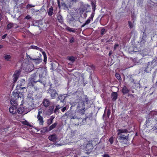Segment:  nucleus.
Instances as JSON below:
<instances>
[{
	"label": "nucleus",
	"instance_id": "nucleus-28",
	"mask_svg": "<svg viewBox=\"0 0 157 157\" xmlns=\"http://www.w3.org/2000/svg\"><path fill=\"white\" fill-rule=\"evenodd\" d=\"M57 125V123H54L53 124L51 125L49 127V131H50L51 130H52L53 128H55Z\"/></svg>",
	"mask_w": 157,
	"mask_h": 157
},
{
	"label": "nucleus",
	"instance_id": "nucleus-46",
	"mask_svg": "<svg viewBox=\"0 0 157 157\" xmlns=\"http://www.w3.org/2000/svg\"><path fill=\"white\" fill-rule=\"evenodd\" d=\"M70 43H73L74 41V39L73 38H72L70 40Z\"/></svg>",
	"mask_w": 157,
	"mask_h": 157
},
{
	"label": "nucleus",
	"instance_id": "nucleus-9",
	"mask_svg": "<svg viewBox=\"0 0 157 157\" xmlns=\"http://www.w3.org/2000/svg\"><path fill=\"white\" fill-rule=\"evenodd\" d=\"M23 94L22 93H18L17 92H13V97L12 98L17 99L19 98V97L21 98V97H23Z\"/></svg>",
	"mask_w": 157,
	"mask_h": 157
},
{
	"label": "nucleus",
	"instance_id": "nucleus-1",
	"mask_svg": "<svg viewBox=\"0 0 157 157\" xmlns=\"http://www.w3.org/2000/svg\"><path fill=\"white\" fill-rule=\"evenodd\" d=\"M118 132L117 135L119 136L120 140H127L128 138V134L127 133L128 132V130L126 129H121L117 130Z\"/></svg>",
	"mask_w": 157,
	"mask_h": 157
},
{
	"label": "nucleus",
	"instance_id": "nucleus-44",
	"mask_svg": "<svg viewBox=\"0 0 157 157\" xmlns=\"http://www.w3.org/2000/svg\"><path fill=\"white\" fill-rule=\"evenodd\" d=\"M30 47L32 49H36L38 47L37 46L33 45V46H31Z\"/></svg>",
	"mask_w": 157,
	"mask_h": 157
},
{
	"label": "nucleus",
	"instance_id": "nucleus-37",
	"mask_svg": "<svg viewBox=\"0 0 157 157\" xmlns=\"http://www.w3.org/2000/svg\"><path fill=\"white\" fill-rule=\"evenodd\" d=\"M43 112L42 109H40L38 111V114L37 116H41V114Z\"/></svg>",
	"mask_w": 157,
	"mask_h": 157
},
{
	"label": "nucleus",
	"instance_id": "nucleus-24",
	"mask_svg": "<svg viewBox=\"0 0 157 157\" xmlns=\"http://www.w3.org/2000/svg\"><path fill=\"white\" fill-rule=\"evenodd\" d=\"M34 62L36 64H38L39 63L41 62L42 61V59H40V58H38L33 59V60Z\"/></svg>",
	"mask_w": 157,
	"mask_h": 157
},
{
	"label": "nucleus",
	"instance_id": "nucleus-27",
	"mask_svg": "<svg viewBox=\"0 0 157 157\" xmlns=\"http://www.w3.org/2000/svg\"><path fill=\"white\" fill-rule=\"evenodd\" d=\"M91 4L92 7V10H93V12L95 11V7H96V2H92L91 3Z\"/></svg>",
	"mask_w": 157,
	"mask_h": 157
},
{
	"label": "nucleus",
	"instance_id": "nucleus-15",
	"mask_svg": "<svg viewBox=\"0 0 157 157\" xmlns=\"http://www.w3.org/2000/svg\"><path fill=\"white\" fill-rule=\"evenodd\" d=\"M17 99H16L14 98H12L10 100V103L11 104L13 105L14 107L16 106L17 105Z\"/></svg>",
	"mask_w": 157,
	"mask_h": 157
},
{
	"label": "nucleus",
	"instance_id": "nucleus-61",
	"mask_svg": "<svg viewBox=\"0 0 157 157\" xmlns=\"http://www.w3.org/2000/svg\"><path fill=\"white\" fill-rule=\"evenodd\" d=\"M67 113H66L63 116H67Z\"/></svg>",
	"mask_w": 157,
	"mask_h": 157
},
{
	"label": "nucleus",
	"instance_id": "nucleus-8",
	"mask_svg": "<svg viewBox=\"0 0 157 157\" xmlns=\"http://www.w3.org/2000/svg\"><path fill=\"white\" fill-rule=\"evenodd\" d=\"M94 15V13L93 12L91 14V16L81 26V27H84L86 25L89 24L90 23L91 21L93 20Z\"/></svg>",
	"mask_w": 157,
	"mask_h": 157
},
{
	"label": "nucleus",
	"instance_id": "nucleus-53",
	"mask_svg": "<svg viewBox=\"0 0 157 157\" xmlns=\"http://www.w3.org/2000/svg\"><path fill=\"white\" fill-rule=\"evenodd\" d=\"M27 57L29 58L31 60H33V59L29 55H27Z\"/></svg>",
	"mask_w": 157,
	"mask_h": 157
},
{
	"label": "nucleus",
	"instance_id": "nucleus-18",
	"mask_svg": "<svg viewBox=\"0 0 157 157\" xmlns=\"http://www.w3.org/2000/svg\"><path fill=\"white\" fill-rule=\"evenodd\" d=\"M111 98L113 101H115L117 98V94L116 92H113L111 94Z\"/></svg>",
	"mask_w": 157,
	"mask_h": 157
},
{
	"label": "nucleus",
	"instance_id": "nucleus-57",
	"mask_svg": "<svg viewBox=\"0 0 157 157\" xmlns=\"http://www.w3.org/2000/svg\"><path fill=\"white\" fill-rule=\"evenodd\" d=\"M52 67L51 68L53 70L55 68H54L53 67V64H52Z\"/></svg>",
	"mask_w": 157,
	"mask_h": 157
},
{
	"label": "nucleus",
	"instance_id": "nucleus-36",
	"mask_svg": "<svg viewBox=\"0 0 157 157\" xmlns=\"http://www.w3.org/2000/svg\"><path fill=\"white\" fill-rule=\"evenodd\" d=\"M5 59L7 60H9L10 58V56L9 55H7L4 56Z\"/></svg>",
	"mask_w": 157,
	"mask_h": 157
},
{
	"label": "nucleus",
	"instance_id": "nucleus-4",
	"mask_svg": "<svg viewBox=\"0 0 157 157\" xmlns=\"http://www.w3.org/2000/svg\"><path fill=\"white\" fill-rule=\"evenodd\" d=\"M38 74H36V72L29 79L28 84L29 86H33L35 83L37 82L39 80V77H38Z\"/></svg>",
	"mask_w": 157,
	"mask_h": 157
},
{
	"label": "nucleus",
	"instance_id": "nucleus-38",
	"mask_svg": "<svg viewBox=\"0 0 157 157\" xmlns=\"http://www.w3.org/2000/svg\"><path fill=\"white\" fill-rule=\"evenodd\" d=\"M114 138L113 136H112L109 139V141L110 142L111 144H112L113 142Z\"/></svg>",
	"mask_w": 157,
	"mask_h": 157
},
{
	"label": "nucleus",
	"instance_id": "nucleus-58",
	"mask_svg": "<svg viewBox=\"0 0 157 157\" xmlns=\"http://www.w3.org/2000/svg\"><path fill=\"white\" fill-rule=\"evenodd\" d=\"M86 16H87V14L86 13H85L84 14V17H86Z\"/></svg>",
	"mask_w": 157,
	"mask_h": 157
},
{
	"label": "nucleus",
	"instance_id": "nucleus-59",
	"mask_svg": "<svg viewBox=\"0 0 157 157\" xmlns=\"http://www.w3.org/2000/svg\"><path fill=\"white\" fill-rule=\"evenodd\" d=\"M51 110H53L54 109V107L53 106H52L51 107Z\"/></svg>",
	"mask_w": 157,
	"mask_h": 157
},
{
	"label": "nucleus",
	"instance_id": "nucleus-60",
	"mask_svg": "<svg viewBox=\"0 0 157 157\" xmlns=\"http://www.w3.org/2000/svg\"><path fill=\"white\" fill-rule=\"evenodd\" d=\"M2 47H3L2 45H0V49Z\"/></svg>",
	"mask_w": 157,
	"mask_h": 157
},
{
	"label": "nucleus",
	"instance_id": "nucleus-45",
	"mask_svg": "<svg viewBox=\"0 0 157 157\" xmlns=\"http://www.w3.org/2000/svg\"><path fill=\"white\" fill-rule=\"evenodd\" d=\"M110 113H111V111L109 109L108 110V111H107V115L108 117H109V115H110Z\"/></svg>",
	"mask_w": 157,
	"mask_h": 157
},
{
	"label": "nucleus",
	"instance_id": "nucleus-20",
	"mask_svg": "<svg viewBox=\"0 0 157 157\" xmlns=\"http://www.w3.org/2000/svg\"><path fill=\"white\" fill-rule=\"evenodd\" d=\"M53 12V9L52 6L50 7L47 11L48 14L49 16H51L52 15Z\"/></svg>",
	"mask_w": 157,
	"mask_h": 157
},
{
	"label": "nucleus",
	"instance_id": "nucleus-31",
	"mask_svg": "<svg viewBox=\"0 0 157 157\" xmlns=\"http://www.w3.org/2000/svg\"><path fill=\"white\" fill-rule=\"evenodd\" d=\"M22 123L25 125H26L28 126H30L29 123L26 120H25L22 121Z\"/></svg>",
	"mask_w": 157,
	"mask_h": 157
},
{
	"label": "nucleus",
	"instance_id": "nucleus-42",
	"mask_svg": "<svg viewBox=\"0 0 157 157\" xmlns=\"http://www.w3.org/2000/svg\"><path fill=\"white\" fill-rule=\"evenodd\" d=\"M133 62L136 63H139V62L138 61H137V59L136 58H135L132 60Z\"/></svg>",
	"mask_w": 157,
	"mask_h": 157
},
{
	"label": "nucleus",
	"instance_id": "nucleus-56",
	"mask_svg": "<svg viewBox=\"0 0 157 157\" xmlns=\"http://www.w3.org/2000/svg\"><path fill=\"white\" fill-rule=\"evenodd\" d=\"M85 100H86V102L87 103H88V101H89V100H88V98H86V99H85Z\"/></svg>",
	"mask_w": 157,
	"mask_h": 157
},
{
	"label": "nucleus",
	"instance_id": "nucleus-64",
	"mask_svg": "<svg viewBox=\"0 0 157 157\" xmlns=\"http://www.w3.org/2000/svg\"><path fill=\"white\" fill-rule=\"evenodd\" d=\"M58 6H59V3H58Z\"/></svg>",
	"mask_w": 157,
	"mask_h": 157
},
{
	"label": "nucleus",
	"instance_id": "nucleus-17",
	"mask_svg": "<svg viewBox=\"0 0 157 157\" xmlns=\"http://www.w3.org/2000/svg\"><path fill=\"white\" fill-rule=\"evenodd\" d=\"M37 118L38 119L39 123L40 125H43L44 122L43 118L41 116H37Z\"/></svg>",
	"mask_w": 157,
	"mask_h": 157
},
{
	"label": "nucleus",
	"instance_id": "nucleus-35",
	"mask_svg": "<svg viewBox=\"0 0 157 157\" xmlns=\"http://www.w3.org/2000/svg\"><path fill=\"white\" fill-rule=\"evenodd\" d=\"M35 6V5H33L32 4H28L26 7V9H29L32 7H34Z\"/></svg>",
	"mask_w": 157,
	"mask_h": 157
},
{
	"label": "nucleus",
	"instance_id": "nucleus-43",
	"mask_svg": "<svg viewBox=\"0 0 157 157\" xmlns=\"http://www.w3.org/2000/svg\"><path fill=\"white\" fill-rule=\"evenodd\" d=\"M67 107H63L61 110V111L63 112H64L67 109Z\"/></svg>",
	"mask_w": 157,
	"mask_h": 157
},
{
	"label": "nucleus",
	"instance_id": "nucleus-22",
	"mask_svg": "<svg viewBox=\"0 0 157 157\" xmlns=\"http://www.w3.org/2000/svg\"><path fill=\"white\" fill-rule=\"evenodd\" d=\"M14 107H10L9 109L10 112L14 114L16 113V110L14 109Z\"/></svg>",
	"mask_w": 157,
	"mask_h": 157
},
{
	"label": "nucleus",
	"instance_id": "nucleus-7",
	"mask_svg": "<svg viewBox=\"0 0 157 157\" xmlns=\"http://www.w3.org/2000/svg\"><path fill=\"white\" fill-rule=\"evenodd\" d=\"M85 109L84 101H82L79 102L77 106V110L82 112L85 111Z\"/></svg>",
	"mask_w": 157,
	"mask_h": 157
},
{
	"label": "nucleus",
	"instance_id": "nucleus-62",
	"mask_svg": "<svg viewBox=\"0 0 157 157\" xmlns=\"http://www.w3.org/2000/svg\"><path fill=\"white\" fill-rule=\"evenodd\" d=\"M56 145H57L58 146L59 145H60H60H60V144H56Z\"/></svg>",
	"mask_w": 157,
	"mask_h": 157
},
{
	"label": "nucleus",
	"instance_id": "nucleus-51",
	"mask_svg": "<svg viewBox=\"0 0 157 157\" xmlns=\"http://www.w3.org/2000/svg\"><path fill=\"white\" fill-rule=\"evenodd\" d=\"M32 86V87L33 88H34L35 90H37L38 89H39V88H38L37 87H36V86H34L33 87V86Z\"/></svg>",
	"mask_w": 157,
	"mask_h": 157
},
{
	"label": "nucleus",
	"instance_id": "nucleus-29",
	"mask_svg": "<svg viewBox=\"0 0 157 157\" xmlns=\"http://www.w3.org/2000/svg\"><path fill=\"white\" fill-rule=\"evenodd\" d=\"M67 59L72 62H74L75 60V58L73 56L68 57H67Z\"/></svg>",
	"mask_w": 157,
	"mask_h": 157
},
{
	"label": "nucleus",
	"instance_id": "nucleus-6",
	"mask_svg": "<svg viewBox=\"0 0 157 157\" xmlns=\"http://www.w3.org/2000/svg\"><path fill=\"white\" fill-rule=\"evenodd\" d=\"M47 73L46 69L44 68H39L36 71V74H38L39 77H44Z\"/></svg>",
	"mask_w": 157,
	"mask_h": 157
},
{
	"label": "nucleus",
	"instance_id": "nucleus-40",
	"mask_svg": "<svg viewBox=\"0 0 157 157\" xmlns=\"http://www.w3.org/2000/svg\"><path fill=\"white\" fill-rule=\"evenodd\" d=\"M115 76L118 80L121 79V77L119 74L117 73L116 74Z\"/></svg>",
	"mask_w": 157,
	"mask_h": 157
},
{
	"label": "nucleus",
	"instance_id": "nucleus-23",
	"mask_svg": "<svg viewBox=\"0 0 157 157\" xmlns=\"http://www.w3.org/2000/svg\"><path fill=\"white\" fill-rule=\"evenodd\" d=\"M129 92V90L125 86L122 89V92L124 94L128 93Z\"/></svg>",
	"mask_w": 157,
	"mask_h": 157
},
{
	"label": "nucleus",
	"instance_id": "nucleus-3",
	"mask_svg": "<svg viewBox=\"0 0 157 157\" xmlns=\"http://www.w3.org/2000/svg\"><path fill=\"white\" fill-rule=\"evenodd\" d=\"M78 13L77 11L71 12L67 16V21L69 24H71L73 22L77 21L76 19L78 17Z\"/></svg>",
	"mask_w": 157,
	"mask_h": 157
},
{
	"label": "nucleus",
	"instance_id": "nucleus-13",
	"mask_svg": "<svg viewBox=\"0 0 157 157\" xmlns=\"http://www.w3.org/2000/svg\"><path fill=\"white\" fill-rule=\"evenodd\" d=\"M49 139L51 141L55 142L57 139V138L55 134L52 135L48 137Z\"/></svg>",
	"mask_w": 157,
	"mask_h": 157
},
{
	"label": "nucleus",
	"instance_id": "nucleus-26",
	"mask_svg": "<svg viewBox=\"0 0 157 157\" xmlns=\"http://www.w3.org/2000/svg\"><path fill=\"white\" fill-rule=\"evenodd\" d=\"M86 150L89 151H91L92 150V146L90 144H87L86 147Z\"/></svg>",
	"mask_w": 157,
	"mask_h": 157
},
{
	"label": "nucleus",
	"instance_id": "nucleus-19",
	"mask_svg": "<svg viewBox=\"0 0 157 157\" xmlns=\"http://www.w3.org/2000/svg\"><path fill=\"white\" fill-rule=\"evenodd\" d=\"M57 19L58 21L62 23L63 22V18L62 16L60 14H58L57 16Z\"/></svg>",
	"mask_w": 157,
	"mask_h": 157
},
{
	"label": "nucleus",
	"instance_id": "nucleus-33",
	"mask_svg": "<svg viewBox=\"0 0 157 157\" xmlns=\"http://www.w3.org/2000/svg\"><path fill=\"white\" fill-rule=\"evenodd\" d=\"M128 26L130 29L132 28L134 26L133 24L129 21H128Z\"/></svg>",
	"mask_w": 157,
	"mask_h": 157
},
{
	"label": "nucleus",
	"instance_id": "nucleus-14",
	"mask_svg": "<svg viewBox=\"0 0 157 157\" xmlns=\"http://www.w3.org/2000/svg\"><path fill=\"white\" fill-rule=\"evenodd\" d=\"M67 97L66 94H60L58 97V100H60V101L62 102H63L64 101V100Z\"/></svg>",
	"mask_w": 157,
	"mask_h": 157
},
{
	"label": "nucleus",
	"instance_id": "nucleus-41",
	"mask_svg": "<svg viewBox=\"0 0 157 157\" xmlns=\"http://www.w3.org/2000/svg\"><path fill=\"white\" fill-rule=\"evenodd\" d=\"M105 33V29H102L101 30V35H103Z\"/></svg>",
	"mask_w": 157,
	"mask_h": 157
},
{
	"label": "nucleus",
	"instance_id": "nucleus-11",
	"mask_svg": "<svg viewBox=\"0 0 157 157\" xmlns=\"http://www.w3.org/2000/svg\"><path fill=\"white\" fill-rule=\"evenodd\" d=\"M42 104L45 107H47L50 104V101L48 99H44L43 101Z\"/></svg>",
	"mask_w": 157,
	"mask_h": 157
},
{
	"label": "nucleus",
	"instance_id": "nucleus-10",
	"mask_svg": "<svg viewBox=\"0 0 157 157\" xmlns=\"http://www.w3.org/2000/svg\"><path fill=\"white\" fill-rule=\"evenodd\" d=\"M20 72L19 71H16L15 72L13 75V82H15L17 81L20 74Z\"/></svg>",
	"mask_w": 157,
	"mask_h": 157
},
{
	"label": "nucleus",
	"instance_id": "nucleus-16",
	"mask_svg": "<svg viewBox=\"0 0 157 157\" xmlns=\"http://www.w3.org/2000/svg\"><path fill=\"white\" fill-rule=\"evenodd\" d=\"M25 80L24 79H22L21 80L18 86H20V87L22 89H25L26 88L25 87H21V86L25 85Z\"/></svg>",
	"mask_w": 157,
	"mask_h": 157
},
{
	"label": "nucleus",
	"instance_id": "nucleus-52",
	"mask_svg": "<svg viewBox=\"0 0 157 157\" xmlns=\"http://www.w3.org/2000/svg\"><path fill=\"white\" fill-rule=\"evenodd\" d=\"M6 35H7V34H5V35H3L2 36V38L3 39L5 38V37H6Z\"/></svg>",
	"mask_w": 157,
	"mask_h": 157
},
{
	"label": "nucleus",
	"instance_id": "nucleus-48",
	"mask_svg": "<svg viewBox=\"0 0 157 157\" xmlns=\"http://www.w3.org/2000/svg\"><path fill=\"white\" fill-rule=\"evenodd\" d=\"M30 18L31 17L29 15H27L26 16L25 18V19H30Z\"/></svg>",
	"mask_w": 157,
	"mask_h": 157
},
{
	"label": "nucleus",
	"instance_id": "nucleus-5",
	"mask_svg": "<svg viewBox=\"0 0 157 157\" xmlns=\"http://www.w3.org/2000/svg\"><path fill=\"white\" fill-rule=\"evenodd\" d=\"M47 91L49 94H50L51 97L52 99L55 98L58 95L56 90L53 88L50 87Z\"/></svg>",
	"mask_w": 157,
	"mask_h": 157
},
{
	"label": "nucleus",
	"instance_id": "nucleus-21",
	"mask_svg": "<svg viewBox=\"0 0 157 157\" xmlns=\"http://www.w3.org/2000/svg\"><path fill=\"white\" fill-rule=\"evenodd\" d=\"M54 118V117L53 116H52L50 117V118L49 119L47 120V123L48 125H49L52 123L53 120Z\"/></svg>",
	"mask_w": 157,
	"mask_h": 157
},
{
	"label": "nucleus",
	"instance_id": "nucleus-63",
	"mask_svg": "<svg viewBox=\"0 0 157 157\" xmlns=\"http://www.w3.org/2000/svg\"><path fill=\"white\" fill-rule=\"evenodd\" d=\"M133 81H134V80L133 79L132 82H133Z\"/></svg>",
	"mask_w": 157,
	"mask_h": 157
},
{
	"label": "nucleus",
	"instance_id": "nucleus-34",
	"mask_svg": "<svg viewBox=\"0 0 157 157\" xmlns=\"http://www.w3.org/2000/svg\"><path fill=\"white\" fill-rule=\"evenodd\" d=\"M13 26V24L12 23L9 24L7 26L8 29H10Z\"/></svg>",
	"mask_w": 157,
	"mask_h": 157
},
{
	"label": "nucleus",
	"instance_id": "nucleus-50",
	"mask_svg": "<svg viewBox=\"0 0 157 157\" xmlns=\"http://www.w3.org/2000/svg\"><path fill=\"white\" fill-rule=\"evenodd\" d=\"M43 130L44 131V132L47 131L48 130H47V128L45 127V128H44Z\"/></svg>",
	"mask_w": 157,
	"mask_h": 157
},
{
	"label": "nucleus",
	"instance_id": "nucleus-12",
	"mask_svg": "<svg viewBox=\"0 0 157 157\" xmlns=\"http://www.w3.org/2000/svg\"><path fill=\"white\" fill-rule=\"evenodd\" d=\"M152 63L149 62L147 64V66L145 67L144 71L146 72H148L149 71H150L151 70V65Z\"/></svg>",
	"mask_w": 157,
	"mask_h": 157
},
{
	"label": "nucleus",
	"instance_id": "nucleus-30",
	"mask_svg": "<svg viewBox=\"0 0 157 157\" xmlns=\"http://www.w3.org/2000/svg\"><path fill=\"white\" fill-rule=\"evenodd\" d=\"M42 54L44 57V62H46L47 60V57L46 55L45 52H42Z\"/></svg>",
	"mask_w": 157,
	"mask_h": 157
},
{
	"label": "nucleus",
	"instance_id": "nucleus-32",
	"mask_svg": "<svg viewBox=\"0 0 157 157\" xmlns=\"http://www.w3.org/2000/svg\"><path fill=\"white\" fill-rule=\"evenodd\" d=\"M67 29L70 32H75V30L74 29L70 28L67 27Z\"/></svg>",
	"mask_w": 157,
	"mask_h": 157
},
{
	"label": "nucleus",
	"instance_id": "nucleus-47",
	"mask_svg": "<svg viewBox=\"0 0 157 157\" xmlns=\"http://www.w3.org/2000/svg\"><path fill=\"white\" fill-rule=\"evenodd\" d=\"M36 50H38L40 52H42L43 51V49H41V48H39V47H37V48L36 49Z\"/></svg>",
	"mask_w": 157,
	"mask_h": 157
},
{
	"label": "nucleus",
	"instance_id": "nucleus-54",
	"mask_svg": "<svg viewBox=\"0 0 157 157\" xmlns=\"http://www.w3.org/2000/svg\"><path fill=\"white\" fill-rule=\"evenodd\" d=\"M118 44H115L114 45V49L115 50L116 47H118Z\"/></svg>",
	"mask_w": 157,
	"mask_h": 157
},
{
	"label": "nucleus",
	"instance_id": "nucleus-2",
	"mask_svg": "<svg viewBox=\"0 0 157 157\" xmlns=\"http://www.w3.org/2000/svg\"><path fill=\"white\" fill-rule=\"evenodd\" d=\"M85 113V111H83L82 112H80L77 110V111L75 112L76 113L75 115L72 117H71V118L72 119H78L80 120H82V122H81L79 124L81 125L84 124L86 123V118H84L83 119L81 118V117H80V115H83Z\"/></svg>",
	"mask_w": 157,
	"mask_h": 157
},
{
	"label": "nucleus",
	"instance_id": "nucleus-25",
	"mask_svg": "<svg viewBox=\"0 0 157 157\" xmlns=\"http://www.w3.org/2000/svg\"><path fill=\"white\" fill-rule=\"evenodd\" d=\"M90 6L88 5H85L82 6L81 9L83 11H84L87 10L88 7H90Z\"/></svg>",
	"mask_w": 157,
	"mask_h": 157
},
{
	"label": "nucleus",
	"instance_id": "nucleus-39",
	"mask_svg": "<svg viewBox=\"0 0 157 157\" xmlns=\"http://www.w3.org/2000/svg\"><path fill=\"white\" fill-rule=\"evenodd\" d=\"M61 107L59 106V105H57L56 106V108H55L54 110V112L56 113V112L59 109H60Z\"/></svg>",
	"mask_w": 157,
	"mask_h": 157
},
{
	"label": "nucleus",
	"instance_id": "nucleus-49",
	"mask_svg": "<svg viewBox=\"0 0 157 157\" xmlns=\"http://www.w3.org/2000/svg\"><path fill=\"white\" fill-rule=\"evenodd\" d=\"M103 157H109V155L107 154H105L102 155Z\"/></svg>",
	"mask_w": 157,
	"mask_h": 157
},
{
	"label": "nucleus",
	"instance_id": "nucleus-55",
	"mask_svg": "<svg viewBox=\"0 0 157 157\" xmlns=\"http://www.w3.org/2000/svg\"><path fill=\"white\" fill-rule=\"evenodd\" d=\"M112 54V52L111 51H110L109 53V56H110Z\"/></svg>",
	"mask_w": 157,
	"mask_h": 157
}]
</instances>
